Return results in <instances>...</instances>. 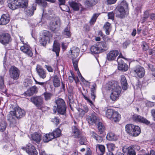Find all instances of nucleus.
<instances>
[{
  "label": "nucleus",
  "instance_id": "864d4df0",
  "mask_svg": "<svg viewBox=\"0 0 155 155\" xmlns=\"http://www.w3.org/2000/svg\"><path fill=\"white\" fill-rule=\"evenodd\" d=\"M149 17V13L148 12L146 11L144 12V16L143 17L142 21L143 22H144L145 21L147 20L148 18Z\"/></svg>",
  "mask_w": 155,
  "mask_h": 155
},
{
  "label": "nucleus",
  "instance_id": "ddd939ff",
  "mask_svg": "<svg viewBox=\"0 0 155 155\" xmlns=\"http://www.w3.org/2000/svg\"><path fill=\"white\" fill-rule=\"evenodd\" d=\"M116 17L123 18H124L126 13L124 8L122 6L117 7L114 11Z\"/></svg>",
  "mask_w": 155,
  "mask_h": 155
},
{
  "label": "nucleus",
  "instance_id": "c85d7f7f",
  "mask_svg": "<svg viewBox=\"0 0 155 155\" xmlns=\"http://www.w3.org/2000/svg\"><path fill=\"white\" fill-rule=\"evenodd\" d=\"M54 137L51 133L46 134L43 137V140L45 143H47L54 139Z\"/></svg>",
  "mask_w": 155,
  "mask_h": 155
},
{
  "label": "nucleus",
  "instance_id": "20e7f679",
  "mask_svg": "<svg viewBox=\"0 0 155 155\" xmlns=\"http://www.w3.org/2000/svg\"><path fill=\"white\" fill-rule=\"evenodd\" d=\"M56 105L54 106L53 113L54 114L57 111L58 113L62 115H65L66 113V106L64 100L61 98H59L55 101Z\"/></svg>",
  "mask_w": 155,
  "mask_h": 155
},
{
  "label": "nucleus",
  "instance_id": "9b49d317",
  "mask_svg": "<svg viewBox=\"0 0 155 155\" xmlns=\"http://www.w3.org/2000/svg\"><path fill=\"white\" fill-rule=\"evenodd\" d=\"M12 40L11 36L8 33H3L0 35V42L3 45L8 44Z\"/></svg>",
  "mask_w": 155,
  "mask_h": 155
},
{
  "label": "nucleus",
  "instance_id": "dca6fc26",
  "mask_svg": "<svg viewBox=\"0 0 155 155\" xmlns=\"http://www.w3.org/2000/svg\"><path fill=\"white\" fill-rule=\"evenodd\" d=\"M8 6L11 9L14 10L20 7L18 0H8Z\"/></svg>",
  "mask_w": 155,
  "mask_h": 155
},
{
  "label": "nucleus",
  "instance_id": "6e6552de",
  "mask_svg": "<svg viewBox=\"0 0 155 155\" xmlns=\"http://www.w3.org/2000/svg\"><path fill=\"white\" fill-rule=\"evenodd\" d=\"M9 73L11 78L16 80L19 77L20 71L15 66H12L9 70Z\"/></svg>",
  "mask_w": 155,
  "mask_h": 155
},
{
  "label": "nucleus",
  "instance_id": "72a5a7b5",
  "mask_svg": "<svg viewBox=\"0 0 155 155\" xmlns=\"http://www.w3.org/2000/svg\"><path fill=\"white\" fill-rule=\"evenodd\" d=\"M106 138L110 141H116L117 138L116 136L113 133L110 132L107 134L106 136Z\"/></svg>",
  "mask_w": 155,
  "mask_h": 155
},
{
  "label": "nucleus",
  "instance_id": "680f3d73",
  "mask_svg": "<svg viewBox=\"0 0 155 155\" xmlns=\"http://www.w3.org/2000/svg\"><path fill=\"white\" fill-rule=\"evenodd\" d=\"M143 49L144 51L147 50L148 48V46L147 44L144 42H143L142 44Z\"/></svg>",
  "mask_w": 155,
  "mask_h": 155
},
{
  "label": "nucleus",
  "instance_id": "4c0bfd02",
  "mask_svg": "<svg viewBox=\"0 0 155 155\" xmlns=\"http://www.w3.org/2000/svg\"><path fill=\"white\" fill-rule=\"evenodd\" d=\"M100 15V13H94L91 19L89 21V23L91 25H92L94 24L97 18Z\"/></svg>",
  "mask_w": 155,
  "mask_h": 155
},
{
  "label": "nucleus",
  "instance_id": "c03bdc74",
  "mask_svg": "<svg viewBox=\"0 0 155 155\" xmlns=\"http://www.w3.org/2000/svg\"><path fill=\"white\" fill-rule=\"evenodd\" d=\"M43 37L47 39L50 40V38L52 37V35L48 31L45 30L43 33Z\"/></svg>",
  "mask_w": 155,
  "mask_h": 155
},
{
  "label": "nucleus",
  "instance_id": "e2e57ef3",
  "mask_svg": "<svg viewBox=\"0 0 155 155\" xmlns=\"http://www.w3.org/2000/svg\"><path fill=\"white\" fill-rule=\"evenodd\" d=\"M45 67L48 72H53V69L51 66L45 65Z\"/></svg>",
  "mask_w": 155,
  "mask_h": 155
},
{
  "label": "nucleus",
  "instance_id": "774afa93",
  "mask_svg": "<svg viewBox=\"0 0 155 155\" xmlns=\"http://www.w3.org/2000/svg\"><path fill=\"white\" fill-rule=\"evenodd\" d=\"M150 113H151L152 116L154 120L155 121V109H151L150 111Z\"/></svg>",
  "mask_w": 155,
  "mask_h": 155
},
{
  "label": "nucleus",
  "instance_id": "2eb2a0df",
  "mask_svg": "<svg viewBox=\"0 0 155 155\" xmlns=\"http://www.w3.org/2000/svg\"><path fill=\"white\" fill-rule=\"evenodd\" d=\"M119 54V52L117 50L111 51L107 54L106 59L109 61L114 60Z\"/></svg>",
  "mask_w": 155,
  "mask_h": 155
},
{
  "label": "nucleus",
  "instance_id": "473e14b6",
  "mask_svg": "<svg viewBox=\"0 0 155 155\" xmlns=\"http://www.w3.org/2000/svg\"><path fill=\"white\" fill-rule=\"evenodd\" d=\"M69 4L74 10L78 11L79 9V5L78 3H77L72 1H70L68 2Z\"/></svg>",
  "mask_w": 155,
  "mask_h": 155
},
{
  "label": "nucleus",
  "instance_id": "7ed1b4c3",
  "mask_svg": "<svg viewBox=\"0 0 155 155\" xmlns=\"http://www.w3.org/2000/svg\"><path fill=\"white\" fill-rule=\"evenodd\" d=\"M25 112L24 110L19 107H15L14 110H11L7 115V120L12 124L15 123V118L19 119L25 115Z\"/></svg>",
  "mask_w": 155,
  "mask_h": 155
},
{
  "label": "nucleus",
  "instance_id": "6ab92c4d",
  "mask_svg": "<svg viewBox=\"0 0 155 155\" xmlns=\"http://www.w3.org/2000/svg\"><path fill=\"white\" fill-rule=\"evenodd\" d=\"M123 152L127 153V155H136V152L131 146L128 147L124 146L122 149Z\"/></svg>",
  "mask_w": 155,
  "mask_h": 155
},
{
  "label": "nucleus",
  "instance_id": "39448f33",
  "mask_svg": "<svg viewBox=\"0 0 155 155\" xmlns=\"http://www.w3.org/2000/svg\"><path fill=\"white\" fill-rule=\"evenodd\" d=\"M125 130L127 133L132 136H138L140 133L141 130L140 127L132 124L126 125L125 126Z\"/></svg>",
  "mask_w": 155,
  "mask_h": 155
},
{
  "label": "nucleus",
  "instance_id": "bb28decb",
  "mask_svg": "<svg viewBox=\"0 0 155 155\" xmlns=\"http://www.w3.org/2000/svg\"><path fill=\"white\" fill-rule=\"evenodd\" d=\"M56 0H35V2L38 5L45 7L47 5L46 1L50 2L51 3H54Z\"/></svg>",
  "mask_w": 155,
  "mask_h": 155
},
{
  "label": "nucleus",
  "instance_id": "6e6d98bb",
  "mask_svg": "<svg viewBox=\"0 0 155 155\" xmlns=\"http://www.w3.org/2000/svg\"><path fill=\"white\" fill-rule=\"evenodd\" d=\"M80 137L79 140L80 144L81 145H85L86 142V137L84 136H82Z\"/></svg>",
  "mask_w": 155,
  "mask_h": 155
},
{
  "label": "nucleus",
  "instance_id": "4468645a",
  "mask_svg": "<svg viewBox=\"0 0 155 155\" xmlns=\"http://www.w3.org/2000/svg\"><path fill=\"white\" fill-rule=\"evenodd\" d=\"M86 120L89 124H96V123L98 121L99 118L97 114L93 112L91 116H87Z\"/></svg>",
  "mask_w": 155,
  "mask_h": 155
},
{
  "label": "nucleus",
  "instance_id": "f8f14e48",
  "mask_svg": "<svg viewBox=\"0 0 155 155\" xmlns=\"http://www.w3.org/2000/svg\"><path fill=\"white\" fill-rule=\"evenodd\" d=\"M133 120L136 122H140L149 125L150 122L146 118L137 114H134L133 116Z\"/></svg>",
  "mask_w": 155,
  "mask_h": 155
},
{
  "label": "nucleus",
  "instance_id": "8fccbe9b",
  "mask_svg": "<svg viewBox=\"0 0 155 155\" xmlns=\"http://www.w3.org/2000/svg\"><path fill=\"white\" fill-rule=\"evenodd\" d=\"M32 84L31 81L28 79H26L24 80L23 84L25 87L30 86Z\"/></svg>",
  "mask_w": 155,
  "mask_h": 155
},
{
  "label": "nucleus",
  "instance_id": "aec40b11",
  "mask_svg": "<svg viewBox=\"0 0 155 155\" xmlns=\"http://www.w3.org/2000/svg\"><path fill=\"white\" fill-rule=\"evenodd\" d=\"M20 50L29 57H31L33 55V54L31 48L30 46L28 45H24L21 46Z\"/></svg>",
  "mask_w": 155,
  "mask_h": 155
},
{
  "label": "nucleus",
  "instance_id": "bf43d9fd",
  "mask_svg": "<svg viewBox=\"0 0 155 155\" xmlns=\"http://www.w3.org/2000/svg\"><path fill=\"white\" fill-rule=\"evenodd\" d=\"M114 13H115V12H113L108 13V18L114 20Z\"/></svg>",
  "mask_w": 155,
  "mask_h": 155
},
{
  "label": "nucleus",
  "instance_id": "f257e3e1",
  "mask_svg": "<svg viewBox=\"0 0 155 155\" xmlns=\"http://www.w3.org/2000/svg\"><path fill=\"white\" fill-rule=\"evenodd\" d=\"M106 89L111 92L110 98L113 101L117 100L120 93L121 89L117 82L115 81H109L106 85Z\"/></svg>",
  "mask_w": 155,
  "mask_h": 155
},
{
  "label": "nucleus",
  "instance_id": "4be33fe9",
  "mask_svg": "<svg viewBox=\"0 0 155 155\" xmlns=\"http://www.w3.org/2000/svg\"><path fill=\"white\" fill-rule=\"evenodd\" d=\"M36 69L38 75L41 78L43 79L45 78L46 76V72L43 69L41 66L38 65Z\"/></svg>",
  "mask_w": 155,
  "mask_h": 155
},
{
  "label": "nucleus",
  "instance_id": "ea45409f",
  "mask_svg": "<svg viewBox=\"0 0 155 155\" xmlns=\"http://www.w3.org/2000/svg\"><path fill=\"white\" fill-rule=\"evenodd\" d=\"M97 128L99 132L101 134L103 133L105 130V128L104 126L101 122H98L97 124Z\"/></svg>",
  "mask_w": 155,
  "mask_h": 155
},
{
  "label": "nucleus",
  "instance_id": "0eeeda50",
  "mask_svg": "<svg viewBox=\"0 0 155 155\" xmlns=\"http://www.w3.org/2000/svg\"><path fill=\"white\" fill-rule=\"evenodd\" d=\"M122 58L126 59L125 58L122 57V55H120L118 57L117 59L118 63V69L119 70L125 71H127L128 69L127 65L124 63Z\"/></svg>",
  "mask_w": 155,
  "mask_h": 155
},
{
  "label": "nucleus",
  "instance_id": "69168bd1",
  "mask_svg": "<svg viewBox=\"0 0 155 155\" xmlns=\"http://www.w3.org/2000/svg\"><path fill=\"white\" fill-rule=\"evenodd\" d=\"M123 6L124 8H126L128 7V5L127 3L125 1H123L121 3V5Z\"/></svg>",
  "mask_w": 155,
  "mask_h": 155
},
{
  "label": "nucleus",
  "instance_id": "e433bc0d",
  "mask_svg": "<svg viewBox=\"0 0 155 155\" xmlns=\"http://www.w3.org/2000/svg\"><path fill=\"white\" fill-rule=\"evenodd\" d=\"M36 5H35L33 4L32 9L31 8L26 10V14L27 16H31L33 15L34 11L36 9Z\"/></svg>",
  "mask_w": 155,
  "mask_h": 155
},
{
  "label": "nucleus",
  "instance_id": "a18cd8bd",
  "mask_svg": "<svg viewBox=\"0 0 155 155\" xmlns=\"http://www.w3.org/2000/svg\"><path fill=\"white\" fill-rule=\"evenodd\" d=\"M110 24L109 23L107 22L104 26V29L107 35H109L110 34L109 29L110 28Z\"/></svg>",
  "mask_w": 155,
  "mask_h": 155
},
{
  "label": "nucleus",
  "instance_id": "412c9836",
  "mask_svg": "<svg viewBox=\"0 0 155 155\" xmlns=\"http://www.w3.org/2000/svg\"><path fill=\"white\" fill-rule=\"evenodd\" d=\"M10 20L9 15L8 14L2 15L0 19V25H5L8 23Z\"/></svg>",
  "mask_w": 155,
  "mask_h": 155
},
{
  "label": "nucleus",
  "instance_id": "2f4dec72",
  "mask_svg": "<svg viewBox=\"0 0 155 155\" xmlns=\"http://www.w3.org/2000/svg\"><path fill=\"white\" fill-rule=\"evenodd\" d=\"M53 82L54 86L55 87H59L60 85V80L58 77L56 75L53 76Z\"/></svg>",
  "mask_w": 155,
  "mask_h": 155
},
{
  "label": "nucleus",
  "instance_id": "f704fd0d",
  "mask_svg": "<svg viewBox=\"0 0 155 155\" xmlns=\"http://www.w3.org/2000/svg\"><path fill=\"white\" fill-rule=\"evenodd\" d=\"M60 4V5H63V7L60 6V8L62 10L65 12H68L69 8L66 5H64L65 3V0H58Z\"/></svg>",
  "mask_w": 155,
  "mask_h": 155
},
{
  "label": "nucleus",
  "instance_id": "de8ad7c7",
  "mask_svg": "<svg viewBox=\"0 0 155 155\" xmlns=\"http://www.w3.org/2000/svg\"><path fill=\"white\" fill-rule=\"evenodd\" d=\"M43 95L44 96L45 100L47 101L50 100L52 94L51 93L46 92L43 94Z\"/></svg>",
  "mask_w": 155,
  "mask_h": 155
},
{
  "label": "nucleus",
  "instance_id": "37998d69",
  "mask_svg": "<svg viewBox=\"0 0 155 155\" xmlns=\"http://www.w3.org/2000/svg\"><path fill=\"white\" fill-rule=\"evenodd\" d=\"M7 126V123L5 120H3L0 122V131L2 132L4 131Z\"/></svg>",
  "mask_w": 155,
  "mask_h": 155
},
{
  "label": "nucleus",
  "instance_id": "603ef678",
  "mask_svg": "<svg viewBox=\"0 0 155 155\" xmlns=\"http://www.w3.org/2000/svg\"><path fill=\"white\" fill-rule=\"evenodd\" d=\"M50 40L46 39V38L43 37H41L40 38L39 41L40 44L43 46L45 45L48 41Z\"/></svg>",
  "mask_w": 155,
  "mask_h": 155
},
{
  "label": "nucleus",
  "instance_id": "052dcab7",
  "mask_svg": "<svg viewBox=\"0 0 155 155\" xmlns=\"http://www.w3.org/2000/svg\"><path fill=\"white\" fill-rule=\"evenodd\" d=\"M78 111L79 113V115L80 117H82L85 113L83 109L79 108L78 109Z\"/></svg>",
  "mask_w": 155,
  "mask_h": 155
},
{
  "label": "nucleus",
  "instance_id": "423d86ee",
  "mask_svg": "<svg viewBox=\"0 0 155 155\" xmlns=\"http://www.w3.org/2000/svg\"><path fill=\"white\" fill-rule=\"evenodd\" d=\"M30 101L38 109H41L44 103L43 98L41 96H34L30 98Z\"/></svg>",
  "mask_w": 155,
  "mask_h": 155
},
{
  "label": "nucleus",
  "instance_id": "5fc2aeb1",
  "mask_svg": "<svg viewBox=\"0 0 155 155\" xmlns=\"http://www.w3.org/2000/svg\"><path fill=\"white\" fill-rule=\"evenodd\" d=\"M4 78L3 77L0 76V89H4L5 87V85L4 84Z\"/></svg>",
  "mask_w": 155,
  "mask_h": 155
},
{
  "label": "nucleus",
  "instance_id": "1a4fd4ad",
  "mask_svg": "<svg viewBox=\"0 0 155 155\" xmlns=\"http://www.w3.org/2000/svg\"><path fill=\"white\" fill-rule=\"evenodd\" d=\"M60 20L58 17L53 18L49 24L50 29L52 31H54L58 28L60 26Z\"/></svg>",
  "mask_w": 155,
  "mask_h": 155
},
{
  "label": "nucleus",
  "instance_id": "393cba45",
  "mask_svg": "<svg viewBox=\"0 0 155 155\" xmlns=\"http://www.w3.org/2000/svg\"><path fill=\"white\" fill-rule=\"evenodd\" d=\"M72 136L74 138H78L81 137L80 130L75 126L72 127Z\"/></svg>",
  "mask_w": 155,
  "mask_h": 155
},
{
  "label": "nucleus",
  "instance_id": "49530a36",
  "mask_svg": "<svg viewBox=\"0 0 155 155\" xmlns=\"http://www.w3.org/2000/svg\"><path fill=\"white\" fill-rule=\"evenodd\" d=\"M62 34L66 38H70L71 36L70 30L68 27H66L64 29Z\"/></svg>",
  "mask_w": 155,
  "mask_h": 155
},
{
  "label": "nucleus",
  "instance_id": "a878e982",
  "mask_svg": "<svg viewBox=\"0 0 155 155\" xmlns=\"http://www.w3.org/2000/svg\"><path fill=\"white\" fill-rule=\"evenodd\" d=\"M52 51L56 53L57 57L59 56L60 51V44L55 41H54Z\"/></svg>",
  "mask_w": 155,
  "mask_h": 155
},
{
  "label": "nucleus",
  "instance_id": "f3484780",
  "mask_svg": "<svg viewBox=\"0 0 155 155\" xmlns=\"http://www.w3.org/2000/svg\"><path fill=\"white\" fill-rule=\"evenodd\" d=\"M134 71L140 78H142L145 74L144 69L143 67L140 66H136Z\"/></svg>",
  "mask_w": 155,
  "mask_h": 155
},
{
  "label": "nucleus",
  "instance_id": "09e8293b",
  "mask_svg": "<svg viewBox=\"0 0 155 155\" xmlns=\"http://www.w3.org/2000/svg\"><path fill=\"white\" fill-rule=\"evenodd\" d=\"M114 110L111 109H108L106 111L105 115L108 118H110L111 117V114H113Z\"/></svg>",
  "mask_w": 155,
  "mask_h": 155
},
{
  "label": "nucleus",
  "instance_id": "338daca9",
  "mask_svg": "<svg viewBox=\"0 0 155 155\" xmlns=\"http://www.w3.org/2000/svg\"><path fill=\"white\" fill-rule=\"evenodd\" d=\"M117 0H107V2L108 4L111 5L114 4Z\"/></svg>",
  "mask_w": 155,
  "mask_h": 155
},
{
  "label": "nucleus",
  "instance_id": "0e129e2a",
  "mask_svg": "<svg viewBox=\"0 0 155 155\" xmlns=\"http://www.w3.org/2000/svg\"><path fill=\"white\" fill-rule=\"evenodd\" d=\"M130 41H126L123 44V47L124 48H126L127 46L130 44Z\"/></svg>",
  "mask_w": 155,
  "mask_h": 155
},
{
  "label": "nucleus",
  "instance_id": "cd10ccee",
  "mask_svg": "<svg viewBox=\"0 0 155 155\" xmlns=\"http://www.w3.org/2000/svg\"><path fill=\"white\" fill-rule=\"evenodd\" d=\"M120 78V82L122 85V88L123 90H125L128 87V85L126 78L124 75H121Z\"/></svg>",
  "mask_w": 155,
  "mask_h": 155
},
{
  "label": "nucleus",
  "instance_id": "7c9ffc66",
  "mask_svg": "<svg viewBox=\"0 0 155 155\" xmlns=\"http://www.w3.org/2000/svg\"><path fill=\"white\" fill-rule=\"evenodd\" d=\"M90 134L92 137L94 138L97 142L100 143L103 141V137H102L99 136L94 131H90Z\"/></svg>",
  "mask_w": 155,
  "mask_h": 155
},
{
  "label": "nucleus",
  "instance_id": "f03ea898",
  "mask_svg": "<svg viewBox=\"0 0 155 155\" xmlns=\"http://www.w3.org/2000/svg\"><path fill=\"white\" fill-rule=\"evenodd\" d=\"M111 41V38L108 37L104 38L103 41L97 43L95 45L92 46L90 48L91 54H97L107 50L109 47V43Z\"/></svg>",
  "mask_w": 155,
  "mask_h": 155
},
{
  "label": "nucleus",
  "instance_id": "b1692460",
  "mask_svg": "<svg viewBox=\"0 0 155 155\" xmlns=\"http://www.w3.org/2000/svg\"><path fill=\"white\" fill-rule=\"evenodd\" d=\"M31 138L32 140L38 143H39L41 139V134L37 132H35L31 135Z\"/></svg>",
  "mask_w": 155,
  "mask_h": 155
},
{
  "label": "nucleus",
  "instance_id": "13d9d810",
  "mask_svg": "<svg viewBox=\"0 0 155 155\" xmlns=\"http://www.w3.org/2000/svg\"><path fill=\"white\" fill-rule=\"evenodd\" d=\"M71 76H70L68 77V80L70 82H72L74 79V75L73 72L71 71H70Z\"/></svg>",
  "mask_w": 155,
  "mask_h": 155
},
{
  "label": "nucleus",
  "instance_id": "79ce46f5",
  "mask_svg": "<svg viewBox=\"0 0 155 155\" xmlns=\"http://www.w3.org/2000/svg\"><path fill=\"white\" fill-rule=\"evenodd\" d=\"M97 0H86L85 4L88 6H92L97 4Z\"/></svg>",
  "mask_w": 155,
  "mask_h": 155
},
{
  "label": "nucleus",
  "instance_id": "9d476101",
  "mask_svg": "<svg viewBox=\"0 0 155 155\" xmlns=\"http://www.w3.org/2000/svg\"><path fill=\"white\" fill-rule=\"evenodd\" d=\"M21 149L25 150L26 152L29 155H37L38 152L35 147L31 144L29 143L26 146V147H22Z\"/></svg>",
  "mask_w": 155,
  "mask_h": 155
},
{
  "label": "nucleus",
  "instance_id": "4d7b16f0",
  "mask_svg": "<svg viewBox=\"0 0 155 155\" xmlns=\"http://www.w3.org/2000/svg\"><path fill=\"white\" fill-rule=\"evenodd\" d=\"M75 59V58H72L74 68L75 71H77V70H78V61L77 60Z\"/></svg>",
  "mask_w": 155,
  "mask_h": 155
},
{
  "label": "nucleus",
  "instance_id": "c9c22d12",
  "mask_svg": "<svg viewBox=\"0 0 155 155\" xmlns=\"http://www.w3.org/2000/svg\"><path fill=\"white\" fill-rule=\"evenodd\" d=\"M96 150L97 152L99 151L101 152V153L99 155H103L105 151V147L103 145L97 144L96 146Z\"/></svg>",
  "mask_w": 155,
  "mask_h": 155
},
{
  "label": "nucleus",
  "instance_id": "58836bf2",
  "mask_svg": "<svg viewBox=\"0 0 155 155\" xmlns=\"http://www.w3.org/2000/svg\"><path fill=\"white\" fill-rule=\"evenodd\" d=\"M111 120L114 122L119 121L120 118V115L117 111L114 112Z\"/></svg>",
  "mask_w": 155,
  "mask_h": 155
},
{
  "label": "nucleus",
  "instance_id": "c756f323",
  "mask_svg": "<svg viewBox=\"0 0 155 155\" xmlns=\"http://www.w3.org/2000/svg\"><path fill=\"white\" fill-rule=\"evenodd\" d=\"M96 84L95 83H94L92 85L91 87V97L92 100L93 101H94V100L96 97Z\"/></svg>",
  "mask_w": 155,
  "mask_h": 155
},
{
  "label": "nucleus",
  "instance_id": "a211bd4d",
  "mask_svg": "<svg viewBox=\"0 0 155 155\" xmlns=\"http://www.w3.org/2000/svg\"><path fill=\"white\" fill-rule=\"evenodd\" d=\"M38 91V89L37 87L34 86L28 89L24 93L25 95L28 96H31L34 94H36Z\"/></svg>",
  "mask_w": 155,
  "mask_h": 155
},
{
  "label": "nucleus",
  "instance_id": "5701e85b",
  "mask_svg": "<svg viewBox=\"0 0 155 155\" xmlns=\"http://www.w3.org/2000/svg\"><path fill=\"white\" fill-rule=\"evenodd\" d=\"M80 50L79 48L77 47H74L70 50L69 53L71 54V58H76L79 54Z\"/></svg>",
  "mask_w": 155,
  "mask_h": 155
},
{
  "label": "nucleus",
  "instance_id": "3c124183",
  "mask_svg": "<svg viewBox=\"0 0 155 155\" xmlns=\"http://www.w3.org/2000/svg\"><path fill=\"white\" fill-rule=\"evenodd\" d=\"M21 2H20V7L25 8L27 7L28 5V1L27 0H21Z\"/></svg>",
  "mask_w": 155,
  "mask_h": 155
},
{
  "label": "nucleus",
  "instance_id": "a19ab883",
  "mask_svg": "<svg viewBox=\"0 0 155 155\" xmlns=\"http://www.w3.org/2000/svg\"><path fill=\"white\" fill-rule=\"evenodd\" d=\"M51 133L54 136V138H55L60 136L61 134V130L59 128H57Z\"/></svg>",
  "mask_w": 155,
  "mask_h": 155
}]
</instances>
